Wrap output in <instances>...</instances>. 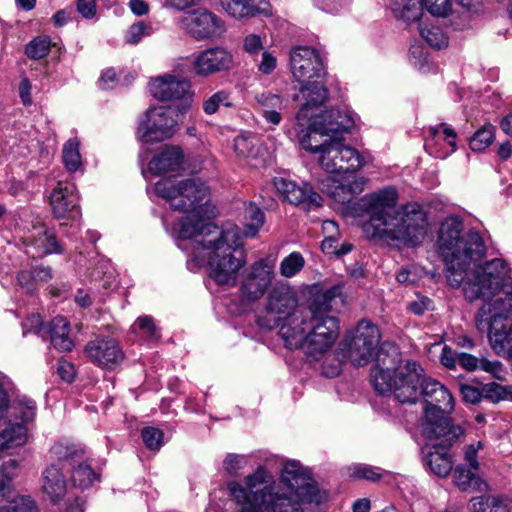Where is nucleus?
<instances>
[{
	"label": "nucleus",
	"instance_id": "f257e3e1",
	"mask_svg": "<svg viewBox=\"0 0 512 512\" xmlns=\"http://www.w3.org/2000/svg\"><path fill=\"white\" fill-rule=\"evenodd\" d=\"M438 245L449 285L462 286L470 302L484 301L476 315L477 328L488 333L494 349L512 356V278L506 263L496 258L479 265L485 243L477 232L462 234V222L456 218L442 223Z\"/></svg>",
	"mask_w": 512,
	"mask_h": 512
},
{
	"label": "nucleus",
	"instance_id": "f03ea898",
	"mask_svg": "<svg viewBox=\"0 0 512 512\" xmlns=\"http://www.w3.org/2000/svg\"><path fill=\"white\" fill-rule=\"evenodd\" d=\"M178 247L188 256L189 270L209 267L210 277L219 285H235L239 270L246 263V253L235 225L220 229L212 222L180 223Z\"/></svg>",
	"mask_w": 512,
	"mask_h": 512
},
{
	"label": "nucleus",
	"instance_id": "7ed1b4c3",
	"mask_svg": "<svg viewBox=\"0 0 512 512\" xmlns=\"http://www.w3.org/2000/svg\"><path fill=\"white\" fill-rule=\"evenodd\" d=\"M397 199L396 189L385 187L363 196L361 207L370 216L375 236L393 246H418L427 233L426 213L416 203L396 209Z\"/></svg>",
	"mask_w": 512,
	"mask_h": 512
},
{
	"label": "nucleus",
	"instance_id": "20e7f679",
	"mask_svg": "<svg viewBox=\"0 0 512 512\" xmlns=\"http://www.w3.org/2000/svg\"><path fill=\"white\" fill-rule=\"evenodd\" d=\"M245 486L232 481L228 484L232 498L241 505L239 512H304L311 503L303 495L275 486L273 475L264 466L244 479Z\"/></svg>",
	"mask_w": 512,
	"mask_h": 512
},
{
	"label": "nucleus",
	"instance_id": "39448f33",
	"mask_svg": "<svg viewBox=\"0 0 512 512\" xmlns=\"http://www.w3.org/2000/svg\"><path fill=\"white\" fill-rule=\"evenodd\" d=\"M399 354L394 349L392 358L380 351L377 364L371 369V378L375 390L380 394L392 393L400 403H415L426 380L424 370L413 360L399 363Z\"/></svg>",
	"mask_w": 512,
	"mask_h": 512
},
{
	"label": "nucleus",
	"instance_id": "423d86ee",
	"mask_svg": "<svg viewBox=\"0 0 512 512\" xmlns=\"http://www.w3.org/2000/svg\"><path fill=\"white\" fill-rule=\"evenodd\" d=\"M421 395L425 401L422 435L445 446L454 445L464 435V429L448 417L455 406L452 394L437 380L426 378L422 382Z\"/></svg>",
	"mask_w": 512,
	"mask_h": 512
},
{
	"label": "nucleus",
	"instance_id": "0eeeda50",
	"mask_svg": "<svg viewBox=\"0 0 512 512\" xmlns=\"http://www.w3.org/2000/svg\"><path fill=\"white\" fill-rule=\"evenodd\" d=\"M155 193L163 198L170 208L186 213L173 227V233L178 238V229L183 221H190V226L198 221L210 222L203 218L205 206L210 200V189L199 178L171 179L164 178L156 182Z\"/></svg>",
	"mask_w": 512,
	"mask_h": 512
},
{
	"label": "nucleus",
	"instance_id": "6e6552de",
	"mask_svg": "<svg viewBox=\"0 0 512 512\" xmlns=\"http://www.w3.org/2000/svg\"><path fill=\"white\" fill-rule=\"evenodd\" d=\"M299 300L295 290L287 285L275 286L268 294L264 316L257 320L266 329L279 328L283 343L296 345L300 340L299 324H305V310L298 309Z\"/></svg>",
	"mask_w": 512,
	"mask_h": 512
},
{
	"label": "nucleus",
	"instance_id": "1a4fd4ad",
	"mask_svg": "<svg viewBox=\"0 0 512 512\" xmlns=\"http://www.w3.org/2000/svg\"><path fill=\"white\" fill-rule=\"evenodd\" d=\"M313 134L301 138V147L313 154H319L318 163L328 173H353L363 168L369 161L357 149L348 146L342 139H325V143H312Z\"/></svg>",
	"mask_w": 512,
	"mask_h": 512
},
{
	"label": "nucleus",
	"instance_id": "9d476101",
	"mask_svg": "<svg viewBox=\"0 0 512 512\" xmlns=\"http://www.w3.org/2000/svg\"><path fill=\"white\" fill-rule=\"evenodd\" d=\"M36 416V404L30 399H17L0 414V458L24 446L29 425Z\"/></svg>",
	"mask_w": 512,
	"mask_h": 512
},
{
	"label": "nucleus",
	"instance_id": "9b49d317",
	"mask_svg": "<svg viewBox=\"0 0 512 512\" xmlns=\"http://www.w3.org/2000/svg\"><path fill=\"white\" fill-rule=\"evenodd\" d=\"M341 296V287L333 286L321 293H316L305 312V318L319 331L335 339L339 335V322L328 313L333 308V302Z\"/></svg>",
	"mask_w": 512,
	"mask_h": 512
},
{
	"label": "nucleus",
	"instance_id": "f8f14e48",
	"mask_svg": "<svg viewBox=\"0 0 512 512\" xmlns=\"http://www.w3.org/2000/svg\"><path fill=\"white\" fill-rule=\"evenodd\" d=\"M380 339L379 328L367 320H362L350 341L343 344V350L354 366H365L374 356Z\"/></svg>",
	"mask_w": 512,
	"mask_h": 512
},
{
	"label": "nucleus",
	"instance_id": "ddd939ff",
	"mask_svg": "<svg viewBox=\"0 0 512 512\" xmlns=\"http://www.w3.org/2000/svg\"><path fill=\"white\" fill-rule=\"evenodd\" d=\"M176 120L170 109L153 107L146 111L139 122L137 135L144 143L160 142L170 138L175 132Z\"/></svg>",
	"mask_w": 512,
	"mask_h": 512
},
{
	"label": "nucleus",
	"instance_id": "4468645a",
	"mask_svg": "<svg viewBox=\"0 0 512 512\" xmlns=\"http://www.w3.org/2000/svg\"><path fill=\"white\" fill-rule=\"evenodd\" d=\"M290 71L298 83L323 79L326 68L320 53L310 46H297L290 51Z\"/></svg>",
	"mask_w": 512,
	"mask_h": 512
},
{
	"label": "nucleus",
	"instance_id": "2eb2a0df",
	"mask_svg": "<svg viewBox=\"0 0 512 512\" xmlns=\"http://www.w3.org/2000/svg\"><path fill=\"white\" fill-rule=\"evenodd\" d=\"M177 24L181 30L196 40L216 38L225 31L223 21L204 8L186 13L178 19Z\"/></svg>",
	"mask_w": 512,
	"mask_h": 512
},
{
	"label": "nucleus",
	"instance_id": "dca6fc26",
	"mask_svg": "<svg viewBox=\"0 0 512 512\" xmlns=\"http://www.w3.org/2000/svg\"><path fill=\"white\" fill-rule=\"evenodd\" d=\"M279 479L284 489L303 495L310 501L320 502L319 489L310 470L299 461H285Z\"/></svg>",
	"mask_w": 512,
	"mask_h": 512
},
{
	"label": "nucleus",
	"instance_id": "f3484780",
	"mask_svg": "<svg viewBox=\"0 0 512 512\" xmlns=\"http://www.w3.org/2000/svg\"><path fill=\"white\" fill-rule=\"evenodd\" d=\"M344 174L345 176L341 179L327 176L319 182V189L322 193L342 204L350 202L360 194L368 181L366 177L358 175L356 172Z\"/></svg>",
	"mask_w": 512,
	"mask_h": 512
},
{
	"label": "nucleus",
	"instance_id": "a211bd4d",
	"mask_svg": "<svg viewBox=\"0 0 512 512\" xmlns=\"http://www.w3.org/2000/svg\"><path fill=\"white\" fill-rule=\"evenodd\" d=\"M275 260L263 258L256 261L241 282L242 293L250 300L261 298L274 278Z\"/></svg>",
	"mask_w": 512,
	"mask_h": 512
},
{
	"label": "nucleus",
	"instance_id": "6ab92c4d",
	"mask_svg": "<svg viewBox=\"0 0 512 512\" xmlns=\"http://www.w3.org/2000/svg\"><path fill=\"white\" fill-rule=\"evenodd\" d=\"M192 68L196 75H210L228 71L233 67V55L224 47L207 48L192 55Z\"/></svg>",
	"mask_w": 512,
	"mask_h": 512
},
{
	"label": "nucleus",
	"instance_id": "aec40b11",
	"mask_svg": "<svg viewBox=\"0 0 512 512\" xmlns=\"http://www.w3.org/2000/svg\"><path fill=\"white\" fill-rule=\"evenodd\" d=\"M152 95L161 101L183 100L186 107L192 103L193 92L189 80L172 74L157 77L150 83Z\"/></svg>",
	"mask_w": 512,
	"mask_h": 512
},
{
	"label": "nucleus",
	"instance_id": "412c9836",
	"mask_svg": "<svg viewBox=\"0 0 512 512\" xmlns=\"http://www.w3.org/2000/svg\"><path fill=\"white\" fill-rule=\"evenodd\" d=\"M40 489L45 500L58 505L72 494L66 471L56 463H50L41 474Z\"/></svg>",
	"mask_w": 512,
	"mask_h": 512
},
{
	"label": "nucleus",
	"instance_id": "4be33fe9",
	"mask_svg": "<svg viewBox=\"0 0 512 512\" xmlns=\"http://www.w3.org/2000/svg\"><path fill=\"white\" fill-rule=\"evenodd\" d=\"M273 185L283 199L293 205H303L306 210L321 206V196L308 183L298 185L283 177L273 179Z\"/></svg>",
	"mask_w": 512,
	"mask_h": 512
},
{
	"label": "nucleus",
	"instance_id": "5701e85b",
	"mask_svg": "<svg viewBox=\"0 0 512 512\" xmlns=\"http://www.w3.org/2000/svg\"><path fill=\"white\" fill-rule=\"evenodd\" d=\"M85 353L94 364L107 369H113L124 360L122 348L115 339L100 337L89 341Z\"/></svg>",
	"mask_w": 512,
	"mask_h": 512
},
{
	"label": "nucleus",
	"instance_id": "b1692460",
	"mask_svg": "<svg viewBox=\"0 0 512 512\" xmlns=\"http://www.w3.org/2000/svg\"><path fill=\"white\" fill-rule=\"evenodd\" d=\"M50 205L55 218L77 219L80 216V207L75 185L69 182H58L51 193Z\"/></svg>",
	"mask_w": 512,
	"mask_h": 512
},
{
	"label": "nucleus",
	"instance_id": "393cba45",
	"mask_svg": "<svg viewBox=\"0 0 512 512\" xmlns=\"http://www.w3.org/2000/svg\"><path fill=\"white\" fill-rule=\"evenodd\" d=\"M298 326L301 334L300 340L296 345L284 343L287 349H303L307 355L318 358L329 351L336 341L335 338L325 333H319L309 321Z\"/></svg>",
	"mask_w": 512,
	"mask_h": 512
},
{
	"label": "nucleus",
	"instance_id": "a878e982",
	"mask_svg": "<svg viewBox=\"0 0 512 512\" xmlns=\"http://www.w3.org/2000/svg\"><path fill=\"white\" fill-rule=\"evenodd\" d=\"M355 125L353 113L348 110L329 109L312 120L313 131L332 135L350 131Z\"/></svg>",
	"mask_w": 512,
	"mask_h": 512
},
{
	"label": "nucleus",
	"instance_id": "bb28decb",
	"mask_svg": "<svg viewBox=\"0 0 512 512\" xmlns=\"http://www.w3.org/2000/svg\"><path fill=\"white\" fill-rule=\"evenodd\" d=\"M300 94L304 100L298 114L297 120L314 119L316 115L312 111L322 106L328 99V90L322 79H313L311 82L301 83Z\"/></svg>",
	"mask_w": 512,
	"mask_h": 512
},
{
	"label": "nucleus",
	"instance_id": "cd10ccee",
	"mask_svg": "<svg viewBox=\"0 0 512 512\" xmlns=\"http://www.w3.org/2000/svg\"><path fill=\"white\" fill-rule=\"evenodd\" d=\"M434 442L430 447L426 448L424 462L430 471L439 476L446 477L452 471L454 461L448 450L453 445L445 446L436 439H428Z\"/></svg>",
	"mask_w": 512,
	"mask_h": 512
},
{
	"label": "nucleus",
	"instance_id": "c85d7f7f",
	"mask_svg": "<svg viewBox=\"0 0 512 512\" xmlns=\"http://www.w3.org/2000/svg\"><path fill=\"white\" fill-rule=\"evenodd\" d=\"M183 165V153L179 147L164 146L148 164L149 171L155 175L176 173Z\"/></svg>",
	"mask_w": 512,
	"mask_h": 512
},
{
	"label": "nucleus",
	"instance_id": "c756f323",
	"mask_svg": "<svg viewBox=\"0 0 512 512\" xmlns=\"http://www.w3.org/2000/svg\"><path fill=\"white\" fill-rule=\"evenodd\" d=\"M85 451L78 445L69 441H59L51 446L48 457L51 463H56L63 470L74 467L78 461L83 460Z\"/></svg>",
	"mask_w": 512,
	"mask_h": 512
},
{
	"label": "nucleus",
	"instance_id": "7c9ffc66",
	"mask_svg": "<svg viewBox=\"0 0 512 512\" xmlns=\"http://www.w3.org/2000/svg\"><path fill=\"white\" fill-rule=\"evenodd\" d=\"M43 338H49L53 347L61 352L71 351L74 347L70 337V324L62 316H57L48 323Z\"/></svg>",
	"mask_w": 512,
	"mask_h": 512
},
{
	"label": "nucleus",
	"instance_id": "2f4dec72",
	"mask_svg": "<svg viewBox=\"0 0 512 512\" xmlns=\"http://www.w3.org/2000/svg\"><path fill=\"white\" fill-rule=\"evenodd\" d=\"M221 6L232 17L245 18L270 13L266 0H221Z\"/></svg>",
	"mask_w": 512,
	"mask_h": 512
},
{
	"label": "nucleus",
	"instance_id": "473e14b6",
	"mask_svg": "<svg viewBox=\"0 0 512 512\" xmlns=\"http://www.w3.org/2000/svg\"><path fill=\"white\" fill-rule=\"evenodd\" d=\"M26 241L39 255L60 253L62 251L54 233L45 226L34 227Z\"/></svg>",
	"mask_w": 512,
	"mask_h": 512
},
{
	"label": "nucleus",
	"instance_id": "72a5a7b5",
	"mask_svg": "<svg viewBox=\"0 0 512 512\" xmlns=\"http://www.w3.org/2000/svg\"><path fill=\"white\" fill-rule=\"evenodd\" d=\"M65 471L66 474H70L72 489H86L99 480V475L92 469L85 456L74 467H69Z\"/></svg>",
	"mask_w": 512,
	"mask_h": 512
},
{
	"label": "nucleus",
	"instance_id": "f704fd0d",
	"mask_svg": "<svg viewBox=\"0 0 512 512\" xmlns=\"http://www.w3.org/2000/svg\"><path fill=\"white\" fill-rule=\"evenodd\" d=\"M19 462L16 459H8L0 467V501L9 499L13 494L12 479L17 475Z\"/></svg>",
	"mask_w": 512,
	"mask_h": 512
},
{
	"label": "nucleus",
	"instance_id": "c9c22d12",
	"mask_svg": "<svg viewBox=\"0 0 512 512\" xmlns=\"http://www.w3.org/2000/svg\"><path fill=\"white\" fill-rule=\"evenodd\" d=\"M422 7L420 0H395L392 10L396 17L412 22L420 19Z\"/></svg>",
	"mask_w": 512,
	"mask_h": 512
},
{
	"label": "nucleus",
	"instance_id": "e433bc0d",
	"mask_svg": "<svg viewBox=\"0 0 512 512\" xmlns=\"http://www.w3.org/2000/svg\"><path fill=\"white\" fill-rule=\"evenodd\" d=\"M79 147L80 142L77 138H71L63 145L62 159L69 172H76L82 167L83 163Z\"/></svg>",
	"mask_w": 512,
	"mask_h": 512
},
{
	"label": "nucleus",
	"instance_id": "4c0bfd02",
	"mask_svg": "<svg viewBox=\"0 0 512 512\" xmlns=\"http://www.w3.org/2000/svg\"><path fill=\"white\" fill-rule=\"evenodd\" d=\"M245 230L244 235L246 237H254L258 233V230L264 224V213L261 209L253 203H250L245 208Z\"/></svg>",
	"mask_w": 512,
	"mask_h": 512
},
{
	"label": "nucleus",
	"instance_id": "58836bf2",
	"mask_svg": "<svg viewBox=\"0 0 512 512\" xmlns=\"http://www.w3.org/2000/svg\"><path fill=\"white\" fill-rule=\"evenodd\" d=\"M233 98L231 93L227 90H218L211 96L206 98L202 104V108L205 114L213 115L221 107H232Z\"/></svg>",
	"mask_w": 512,
	"mask_h": 512
},
{
	"label": "nucleus",
	"instance_id": "ea45409f",
	"mask_svg": "<svg viewBox=\"0 0 512 512\" xmlns=\"http://www.w3.org/2000/svg\"><path fill=\"white\" fill-rule=\"evenodd\" d=\"M419 32L421 37L427 42L429 46L435 49L447 47L448 37L446 33L435 25H420Z\"/></svg>",
	"mask_w": 512,
	"mask_h": 512
},
{
	"label": "nucleus",
	"instance_id": "a19ab883",
	"mask_svg": "<svg viewBox=\"0 0 512 512\" xmlns=\"http://www.w3.org/2000/svg\"><path fill=\"white\" fill-rule=\"evenodd\" d=\"M258 140L251 134L238 135L233 141V149L238 157L250 158L257 154Z\"/></svg>",
	"mask_w": 512,
	"mask_h": 512
},
{
	"label": "nucleus",
	"instance_id": "79ce46f5",
	"mask_svg": "<svg viewBox=\"0 0 512 512\" xmlns=\"http://www.w3.org/2000/svg\"><path fill=\"white\" fill-rule=\"evenodd\" d=\"M7 503L4 505L6 512H38V508L35 502L26 496H17L13 490L12 497L0 501V504Z\"/></svg>",
	"mask_w": 512,
	"mask_h": 512
},
{
	"label": "nucleus",
	"instance_id": "37998d69",
	"mask_svg": "<svg viewBox=\"0 0 512 512\" xmlns=\"http://www.w3.org/2000/svg\"><path fill=\"white\" fill-rule=\"evenodd\" d=\"M305 265V260L300 252H292L280 263V274L285 278L294 277Z\"/></svg>",
	"mask_w": 512,
	"mask_h": 512
},
{
	"label": "nucleus",
	"instance_id": "c03bdc74",
	"mask_svg": "<svg viewBox=\"0 0 512 512\" xmlns=\"http://www.w3.org/2000/svg\"><path fill=\"white\" fill-rule=\"evenodd\" d=\"M495 127L491 124L484 125L481 129L475 132L470 140V148L473 151H483L494 140Z\"/></svg>",
	"mask_w": 512,
	"mask_h": 512
},
{
	"label": "nucleus",
	"instance_id": "a18cd8bd",
	"mask_svg": "<svg viewBox=\"0 0 512 512\" xmlns=\"http://www.w3.org/2000/svg\"><path fill=\"white\" fill-rule=\"evenodd\" d=\"M428 135L431 139L427 140L426 146L430 145V141L438 142L440 140H447L451 146L452 151L456 149V132L448 125L441 123L436 126H431L428 129Z\"/></svg>",
	"mask_w": 512,
	"mask_h": 512
},
{
	"label": "nucleus",
	"instance_id": "49530a36",
	"mask_svg": "<svg viewBox=\"0 0 512 512\" xmlns=\"http://www.w3.org/2000/svg\"><path fill=\"white\" fill-rule=\"evenodd\" d=\"M50 40L46 36L37 37L26 45L25 53L30 59H41L50 51Z\"/></svg>",
	"mask_w": 512,
	"mask_h": 512
},
{
	"label": "nucleus",
	"instance_id": "de8ad7c7",
	"mask_svg": "<svg viewBox=\"0 0 512 512\" xmlns=\"http://www.w3.org/2000/svg\"><path fill=\"white\" fill-rule=\"evenodd\" d=\"M257 103L261 108V112L267 110H284L287 101L284 100L280 95L272 92H263L257 94L255 97Z\"/></svg>",
	"mask_w": 512,
	"mask_h": 512
},
{
	"label": "nucleus",
	"instance_id": "09e8293b",
	"mask_svg": "<svg viewBox=\"0 0 512 512\" xmlns=\"http://www.w3.org/2000/svg\"><path fill=\"white\" fill-rule=\"evenodd\" d=\"M455 484L463 491L478 485L479 478L470 469H466L464 466L459 465L454 471Z\"/></svg>",
	"mask_w": 512,
	"mask_h": 512
},
{
	"label": "nucleus",
	"instance_id": "8fccbe9b",
	"mask_svg": "<svg viewBox=\"0 0 512 512\" xmlns=\"http://www.w3.org/2000/svg\"><path fill=\"white\" fill-rule=\"evenodd\" d=\"M349 476L354 479H365L368 481H377L382 476V470L380 468L371 467L364 464L354 465L349 468Z\"/></svg>",
	"mask_w": 512,
	"mask_h": 512
},
{
	"label": "nucleus",
	"instance_id": "3c124183",
	"mask_svg": "<svg viewBox=\"0 0 512 512\" xmlns=\"http://www.w3.org/2000/svg\"><path fill=\"white\" fill-rule=\"evenodd\" d=\"M423 7L433 16L447 17L452 11L451 0H420Z\"/></svg>",
	"mask_w": 512,
	"mask_h": 512
},
{
	"label": "nucleus",
	"instance_id": "603ef678",
	"mask_svg": "<svg viewBox=\"0 0 512 512\" xmlns=\"http://www.w3.org/2000/svg\"><path fill=\"white\" fill-rule=\"evenodd\" d=\"M482 393L484 399L498 403L508 396L509 391L507 387L491 382L482 386Z\"/></svg>",
	"mask_w": 512,
	"mask_h": 512
},
{
	"label": "nucleus",
	"instance_id": "864d4df0",
	"mask_svg": "<svg viewBox=\"0 0 512 512\" xmlns=\"http://www.w3.org/2000/svg\"><path fill=\"white\" fill-rule=\"evenodd\" d=\"M133 329H139L142 335L147 339H158L160 337L159 331L155 326L153 318L150 316L138 317L133 324Z\"/></svg>",
	"mask_w": 512,
	"mask_h": 512
},
{
	"label": "nucleus",
	"instance_id": "5fc2aeb1",
	"mask_svg": "<svg viewBox=\"0 0 512 512\" xmlns=\"http://www.w3.org/2000/svg\"><path fill=\"white\" fill-rule=\"evenodd\" d=\"M142 438L147 448L156 450L162 445L163 432L154 427H145L142 430Z\"/></svg>",
	"mask_w": 512,
	"mask_h": 512
},
{
	"label": "nucleus",
	"instance_id": "6e6d98bb",
	"mask_svg": "<svg viewBox=\"0 0 512 512\" xmlns=\"http://www.w3.org/2000/svg\"><path fill=\"white\" fill-rule=\"evenodd\" d=\"M152 32L151 26L145 24L144 22H138L133 24L126 35V41L130 44L139 43L144 36L150 35Z\"/></svg>",
	"mask_w": 512,
	"mask_h": 512
},
{
	"label": "nucleus",
	"instance_id": "4d7b16f0",
	"mask_svg": "<svg viewBox=\"0 0 512 512\" xmlns=\"http://www.w3.org/2000/svg\"><path fill=\"white\" fill-rule=\"evenodd\" d=\"M247 459L243 455L228 454L223 462L224 469L231 475L237 474V472L245 467Z\"/></svg>",
	"mask_w": 512,
	"mask_h": 512
},
{
	"label": "nucleus",
	"instance_id": "13d9d810",
	"mask_svg": "<svg viewBox=\"0 0 512 512\" xmlns=\"http://www.w3.org/2000/svg\"><path fill=\"white\" fill-rule=\"evenodd\" d=\"M243 49L251 56H256L263 49V39L260 35L250 33L243 39Z\"/></svg>",
	"mask_w": 512,
	"mask_h": 512
},
{
	"label": "nucleus",
	"instance_id": "bf43d9fd",
	"mask_svg": "<svg viewBox=\"0 0 512 512\" xmlns=\"http://www.w3.org/2000/svg\"><path fill=\"white\" fill-rule=\"evenodd\" d=\"M24 333H36L44 337L46 326H43L42 318L39 314H31L23 322Z\"/></svg>",
	"mask_w": 512,
	"mask_h": 512
},
{
	"label": "nucleus",
	"instance_id": "052dcab7",
	"mask_svg": "<svg viewBox=\"0 0 512 512\" xmlns=\"http://www.w3.org/2000/svg\"><path fill=\"white\" fill-rule=\"evenodd\" d=\"M408 309L415 315H422L433 309V301L423 295H417L416 299L409 303Z\"/></svg>",
	"mask_w": 512,
	"mask_h": 512
},
{
	"label": "nucleus",
	"instance_id": "680f3d73",
	"mask_svg": "<svg viewBox=\"0 0 512 512\" xmlns=\"http://www.w3.org/2000/svg\"><path fill=\"white\" fill-rule=\"evenodd\" d=\"M460 391L463 400L467 403L477 404L483 398L482 387L479 388L470 384H461Z\"/></svg>",
	"mask_w": 512,
	"mask_h": 512
},
{
	"label": "nucleus",
	"instance_id": "e2e57ef3",
	"mask_svg": "<svg viewBox=\"0 0 512 512\" xmlns=\"http://www.w3.org/2000/svg\"><path fill=\"white\" fill-rule=\"evenodd\" d=\"M17 283L26 293H33L36 290V282L32 270L23 269L19 271Z\"/></svg>",
	"mask_w": 512,
	"mask_h": 512
},
{
	"label": "nucleus",
	"instance_id": "0e129e2a",
	"mask_svg": "<svg viewBox=\"0 0 512 512\" xmlns=\"http://www.w3.org/2000/svg\"><path fill=\"white\" fill-rule=\"evenodd\" d=\"M479 368L485 372L491 373L498 380H504L503 365L499 361L481 359Z\"/></svg>",
	"mask_w": 512,
	"mask_h": 512
},
{
	"label": "nucleus",
	"instance_id": "69168bd1",
	"mask_svg": "<svg viewBox=\"0 0 512 512\" xmlns=\"http://www.w3.org/2000/svg\"><path fill=\"white\" fill-rule=\"evenodd\" d=\"M494 498V496H480L472 498L469 509L471 512H490L492 500H494Z\"/></svg>",
	"mask_w": 512,
	"mask_h": 512
},
{
	"label": "nucleus",
	"instance_id": "338daca9",
	"mask_svg": "<svg viewBox=\"0 0 512 512\" xmlns=\"http://www.w3.org/2000/svg\"><path fill=\"white\" fill-rule=\"evenodd\" d=\"M277 65L276 57L269 51H263L261 61L258 64V70L265 75L271 74Z\"/></svg>",
	"mask_w": 512,
	"mask_h": 512
},
{
	"label": "nucleus",
	"instance_id": "774afa93",
	"mask_svg": "<svg viewBox=\"0 0 512 512\" xmlns=\"http://www.w3.org/2000/svg\"><path fill=\"white\" fill-rule=\"evenodd\" d=\"M484 445L481 441H478L476 444H470L466 447L465 450V460L473 470L479 469V462L477 459V452L480 449H483Z\"/></svg>",
	"mask_w": 512,
	"mask_h": 512
}]
</instances>
